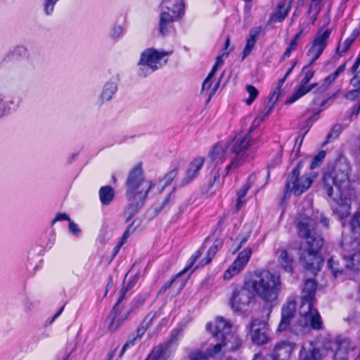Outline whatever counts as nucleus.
I'll return each mask as SVG.
<instances>
[{
  "label": "nucleus",
  "instance_id": "49",
  "mask_svg": "<svg viewBox=\"0 0 360 360\" xmlns=\"http://www.w3.org/2000/svg\"><path fill=\"white\" fill-rule=\"evenodd\" d=\"M58 0H45L44 9L47 15H50L53 11L54 6Z\"/></svg>",
  "mask_w": 360,
  "mask_h": 360
},
{
  "label": "nucleus",
  "instance_id": "48",
  "mask_svg": "<svg viewBox=\"0 0 360 360\" xmlns=\"http://www.w3.org/2000/svg\"><path fill=\"white\" fill-rule=\"evenodd\" d=\"M181 276L178 272L175 275H174L171 279L168 281H167L160 289L158 294H164L169 288H170L172 285V284L176 281V279L180 278Z\"/></svg>",
  "mask_w": 360,
  "mask_h": 360
},
{
  "label": "nucleus",
  "instance_id": "50",
  "mask_svg": "<svg viewBox=\"0 0 360 360\" xmlns=\"http://www.w3.org/2000/svg\"><path fill=\"white\" fill-rule=\"evenodd\" d=\"M355 89L351 90L348 91L345 97L349 101H355L360 95V88L355 87Z\"/></svg>",
  "mask_w": 360,
  "mask_h": 360
},
{
  "label": "nucleus",
  "instance_id": "52",
  "mask_svg": "<svg viewBox=\"0 0 360 360\" xmlns=\"http://www.w3.org/2000/svg\"><path fill=\"white\" fill-rule=\"evenodd\" d=\"M221 150H222V148H221V146H219L218 144H215L212 147V150L209 153L210 158L213 160H216L218 158Z\"/></svg>",
  "mask_w": 360,
  "mask_h": 360
},
{
  "label": "nucleus",
  "instance_id": "21",
  "mask_svg": "<svg viewBox=\"0 0 360 360\" xmlns=\"http://www.w3.org/2000/svg\"><path fill=\"white\" fill-rule=\"evenodd\" d=\"M179 19L167 12H161L159 20V32L163 36L166 35L170 30L174 29L173 24Z\"/></svg>",
  "mask_w": 360,
  "mask_h": 360
},
{
  "label": "nucleus",
  "instance_id": "38",
  "mask_svg": "<svg viewBox=\"0 0 360 360\" xmlns=\"http://www.w3.org/2000/svg\"><path fill=\"white\" fill-rule=\"evenodd\" d=\"M357 37V34H351L349 37L346 38L342 44V49H340V45L338 44L335 49L336 53L340 56H342V53H345L349 49L352 44L354 42L356 38Z\"/></svg>",
  "mask_w": 360,
  "mask_h": 360
},
{
  "label": "nucleus",
  "instance_id": "63",
  "mask_svg": "<svg viewBox=\"0 0 360 360\" xmlns=\"http://www.w3.org/2000/svg\"><path fill=\"white\" fill-rule=\"evenodd\" d=\"M230 41H231L230 36H227L226 37L225 43L224 45L223 52L224 51H229V53H230L232 51V50L233 49V47L230 46Z\"/></svg>",
  "mask_w": 360,
  "mask_h": 360
},
{
  "label": "nucleus",
  "instance_id": "9",
  "mask_svg": "<svg viewBox=\"0 0 360 360\" xmlns=\"http://www.w3.org/2000/svg\"><path fill=\"white\" fill-rule=\"evenodd\" d=\"M179 330L171 331L169 338L163 342L155 346L144 360H169L174 355V350L171 349L173 344L177 345Z\"/></svg>",
  "mask_w": 360,
  "mask_h": 360
},
{
  "label": "nucleus",
  "instance_id": "30",
  "mask_svg": "<svg viewBox=\"0 0 360 360\" xmlns=\"http://www.w3.org/2000/svg\"><path fill=\"white\" fill-rule=\"evenodd\" d=\"M115 195V190L110 185L101 186L99 189V200L101 203L104 206L109 205L114 200Z\"/></svg>",
  "mask_w": 360,
  "mask_h": 360
},
{
  "label": "nucleus",
  "instance_id": "47",
  "mask_svg": "<svg viewBox=\"0 0 360 360\" xmlns=\"http://www.w3.org/2000/svg\"><path fill=\"white\" fill-rule=\"evenodd\" d=\"M322 0H311L308 8V13L319 14L321 10Z\"/></svg>",
  "mask_w": 360,
  "mask_h": 360
},
{
  "label": "nucleus",
  "instance_id": "53",
  "mask_svg": "<svg viewBox=\"0 0 360 360\" xmlns=\"http://www.w3.org/2000/svg\"><path fill=\"white\" fill-rule=\"evenodd\" d=\"M304 75L301 80V83L308 84L309 81L313 78L314 75V71L313 70H305Z\"/></svg>",
  "mask_w": 360,
  "mask_h": 360
},
{
  "label": "nucleus",
  "instance_id": "16",
  "mask_svg": "<svg viewBox=\"0 0 360 360\" xmlns=\"http://www.w3.org/2000/svg\"><path fill=\"white\" fill-rule=\"evenodd\" d=\"M292 348L290 344L285 341H281L275 346L272 358L273 360H288L292 354ZM252 360H265L262 354L257 353Z\"/></svg>",
  "mask_w": 360,
  "mask_h": 360
},
{
  "label": "nucleus",
  "instance_id": "51",
  "mask_svg": "<svg viewBox=\"0 0 360 360\" xmlns=\"http://www.w3.org/2000/svg\"><path fill=\"white\" fill-rule=\"evenodd\" d=\"M127 290H128V288H122V289L116 303L112 307V308H114V311H116L117 309H121L120 304L123 301V300L124 299Z\"/></svg>",
  "mask_w": 360,
  "mask_h": 360
},
{
  "label": "nucleus",
  "instance_id": "64",
  "mask_svg": "<svg viewBox=\"0 0 360 360\" xmlns=\"http://www.w3.org/2000/svg\"><path fill=\"white\" fill-rule=\"evenodd\" d=\"M320 222L325 228L328 229L329 227L330 219L325 215H323V214L321 215Z\"/></svg>",
  "mask_w": 360,
  "mask_h": 360
},
{
  "label": "nucleus",
  "instance_id": "31",
  "mask_svg": "<svg viewBox=\"0 0 360 360\" xmlns=\"http://www.w3.org/2000/svg\"><path fill=\"white\" fill-rule=\"evenodd\" d=\"M334 200L337 204V206L333 207L334 212L340 214L342 217L347 215L349 213L351 207L349 200L348 199L346 198H339L337 199L334 198Z\"/></svg>",
  "mask_w": 360,
  "mask_h": 360
},
{
  "label": "nucleus",
  "instance_id": "34",
  "mask_svg": "<svg viewBox=\"0 0 360 360\" xmlns=\"http://www.w3.org/2000/svg\"><path fill=\"white\" fill-rule=\"evenodd\" d=\"M283 150L282 149L274 151L273 157L267 165V176H269L271 172L282 162Z\"/></svg>",
  "mask_w": 360,
  "mask_h": 360
},
{
  "label": "nucleus",
  "instance_id": "46",
  "mask_svg": "<svg viewBox=\"0 0 360 360\" xmlns=\"http://www.w3.org/2000/svg\"><path fill=\"white\" fill-rule=\"evenodd\" d=\"M188 360H209V358L205 352L196 349L188 353Z\"/></svg>",
  "mask_w": 360,
  "mask_h": 360
},
{
  "label": "nucleus",
  "instance_id": "35",
  "mask_svg": "<svg viewBox=\"0 0 360 360\" xmlns=\"http://www.w3.org/2000/svg\"><path fill=\"white\" fill-rule=\"evenodd\" d=\"M328 265L329 268L331 269V271L335 278H337L338 276L342 275L345 269H347L345 267V264H341L338 261L335 260L333 257H331L328 260Z\"/></svg>",
  "mask_w": 360,
  "mask_h": 360
},
{
  "label": "nucleus",
  "instance_id": "41",
  "mask_svg": "<svg viewBox=\"0 0 360 360\" xmlns=\"http://www.w3.org/2000/svg\"><path fill=\"white\" fill-rule=\"evenodd\" d=\"M326 153L325 150H319L313 158L312 161L310 165V169H314L317 167H319L321 164L323 163L325 157H326Z\"/></svg>",
  "mask_w": 360,
  "mask_h": 360
},
{
  "label": "nucleus",
  "instance_id": "28",
  "mask_svg": "<svg viewBox=\"0 0 360 360\" xmlns=\"http://www.w3.org/2000/svg\"><path fill=\"white\" fill-rule=\"evenodd\" d=\"M260 27H255L252 30H251L249 37L246 39L245 46L242 53L243 60L250 54L252 49L254 48L256 44L257 38L260 33Z\"/></svg>",
  "mask_w": 360,
  "mask_h": 360
},
{
  "label": "nucleus",
  "instance_id": "39",
  "mask_svg": "<svg viewBox=\"0 0 360 360\" xmlns=\"http://www.w3.org/2000/svg\"><path fill=\"white\" fill-rule=\"evenodd\" d=\"M245 161L243 155H236L235 158L231 161L229 164H228L226 167V174L225 176H227L231 169H235L240 166H241Z\"/></svg>",
  "mask_w": 360,
  "mask_h": 360
},
{
  "label": "nucleus",
  "instance_id": "18",
  "mask_svg": "<svg viewBox=\"0 0 360 360\" xmlns=\"http://www.w3.org/2000/svg\"><path fill=\"white\" fill-rule=\"evenodd\" d=\"M252 141V131L250 130L245 135H237L231 143V151L235 155H243Z\"/></svg>",
  "mask_w": 360,
  "mask_h": 360
},
{
  "label": "nucleus",
  "instance_id": "55",
  "mask_svg": "<svg viewBox=\"0 0 360 360\" xmlns=\"http://www.w3.org/2000/svg\"><path fill=\"white\" fill-rule=\"evenodd\" d=\"M175 191V188H173V189L172 190V191L170 193H169L165 198L164 200L162 202L161 205H160L159 208L158 209H156V212H160L162 210H163L165 208V207L168 204V202H169L170 199H171V197H172V195L173 194V193Z\"/></svg>",
  "mask_w": 360,
  "mask_h": 360
},
{
  "label": "nucleus",
  "instance_id": "7",
  "mask_svg": "<svg viewBox=\"0 0 360 360\" xmlns=\"http://www.w3.org/2000/svg\"><path fill=\"white\" fill-rule=\"evenodd\" d=\"M349 173L347 167L341 163H336L325 172L322 176L323 189L330 198L333 196V188L341 191L342 186L348 182Z\"/></svg>",
  "mask_w": 360,
  "mask_h": 360
},
{
  "label": "nucleus",
  "instance_id": "37",
  "mask_svg": "<svg viewBox=\"0 0 360 360\" xmlns=\"http://www.w3.org/2000/svg\"><path fill=\"white\" fill-rule=\"evenodd\" d=\"M117 91V86L114 82H107L103 89L101 98L103 101H110Z\"/></svg>",
  "mask_w": 360,
  "mask_h": 360
},
{
  "label": "nucleus",
  "instance_id": "45",
  "mask_svg": "<svg viewBox=\"0 0 360 360\" xmlns=\"http://www.w3.org/2000/svg\"><path fill=\"white\" fill-rule=\"evenodd\" d=\"M141 221L139 219H134L131 224L127 227L125 231L122 234L123 239L126 238L127 240L132 234L136 229L140 226Z\"/></svg>",
  "mask_w": 360,
  "mask_h": 360
},
{
  "label": "nucleus",
  "instance_id": "14",
  "mask_svg": "<svg viewBox=\"0 0 360 360\" xmlns=\"http://www.w3.org/2000/svg\"><path fill=\"white\" fill-rule=\"evenodd\" d=\"M297 302L295 299L288 300L282 307L281 318L278 327V331L287 330L290 325L292 319L295 317Z\"/></svg>",
  "mask_w": 360,
  "mask_h": 360
},
{
  "label": "nucleus",
  "instance_id": "44",
  "mask_svg": "<svg viewBox=\"0 0 360 360\" xmlns=\"http://www.w3.org/2000/svg\"><path fill=\"white\" fill-rule=\"evenodd\" d=\"M289 12V8H285L284 4H280L278 5L275 17L278 22H283Z\"/></svg>",
  "mask_w": 360,
  "mask_h": 360
},
{
  "label": "nucleus",
  "instance_id": "60",
  "mask_svg": "<svg viewBox=\"0 0 360 360\" xmlns=\"http://www.w3.org/2000/svg\"><path fill=\"white\" fill-rule=\"evenodd\" d=\"M219 66V65H218L214 64L211 71L210 72V73L208 74V75L207 76L205 79L204 80V86H205L206 84L207 83V81L210 80L211 78L214 75V74H215V72H216V71H217V70Z\"/></svg>",
  "mask_w": 360,
  "mask_h": 360
},
{
  "label": "nucleus",
  "instance_id": "15",
  "mask_svg": "<svg viewBox=\"0 0 360 360\" xmlns=\"http://www.w3.org/2000/svg\"><path fill=\"white\" fill-rule=\"evenodd\" d=\"M356 244L351 243L349 249L351 251L346 253V250L342 252V259L345 262V267L354 271L360 270V248H356Z\"/></svg>",
  "mask_w": 360,
  "mask_h": 360
},
{
  "label": "nucleus",
  "instance_id": "6",
  "mask_svg": "<svg viewBox=\"0 0 360 360\" xmlns=\"http://www.w3.org/2000/svg\"><path fill=\"white\" fill-rule=\"evenodd\" d=\"M304 167V160H300L288 174L283 188V200L289 198L291 193L300 196L311 186L318 174L315 172L306 173L300 176Z\"/></svg>",
  "mask_w": 360,
  "mask_h": 360
},
{
  "label": "nucleus",
  "instance_id": "25",
  "mask_svg": "<svg viewBox=\"0 0 360 360\" xmlns=\"http://www.w3.org/2000/svg\"><path fill=\"white\" fill-rule=\"evenodd\" d=\"M210 239L211 238L210 236L206 237L200 247L197 250H195L188 258L184 268L179 272L181 276L188 272L194 266L198 259L202 256V252L205 248V244L210 242Z\"/></svg>",
  "mask_w": 360,
  "mask_h": 360
},
{
  "label": "nucleus",
  "instance_id": "27",
  "mask_svg": "<svg viewBox=\"0 0 360 360\" xmlns=\"http://www.w3.org/2000/svg\"><path fill=\"white\" fill-rule=\"evenodd\" d=\"M156 316V311H150L143 319L140 325L136 329V335L139 340L142 338L145 333L152 325L154 319Z\"/></svg>",
  "mask_w": 360,
  "mask_h": 360
},
{
  "label": "nucleus",
  "instance_id": "33",
  "mask_svg": "<svg viewBox=\"0 0 360 360\" xmlns=\"http://www.w3.org/2000/svg\"><path fill=\"white\" fill-rule=\"evenodd\" d=\"M210 179L208 181L207 192L214 193L213 188L214 186L219 184L223 185L224 183V179L226 176H224L222 181H220L221 177V169L219 168L214 169L210 174Z\"/></svg>",
  "mask_w": 360,
  "mask_h": 360
},
{
  "label": "nucleus",
  "instance_id": "57",
  "mask_svg": "<svg viewBox=\"0 0 360 360\" xmlns=\"http://www.w3.org/2000/svg\"><path fill=\"white\" fill-rule=\"evenodd\" d=\"M229 55V51H224L221 55H219L217 57L214 64L218 65L219 66L222 65L224 64V58L228 57Z\"/></svg>",
  "mask_w": 360,
  "mask_h": 360
},
{
  "label": "nucleus",
  "instance_id": "61",
  "mask_svg": "<svg viewBox=\"0 0 360 360\" xmlns=\"http://www.w3.org/2000/svg\"><path fill=\"white\" fill-rule=\"evenodd\" d=\"M351 84L354 87H359L360 88V70L358 72L357 74L354 75V76L351 79Z\"/></svg>",
  "mask_w": 360,
  "mask_h": 360
},
{
  "label": "nucleus",
  "instance_id": "10",
  "mask_svg": "<svg viewBox=\"0 0 360 360\" xmlns=\"http://www.w3.org/2000/svg\"><path fill=\"white\" fill-rule=\"evenodd\" d=\"M169 54V52L165 51H158L153 48L147 49L141 53L138 65L147 66L151 72H154L167 63V59L165 57Z\"/></svg>",
  "mask_w": 360,
  "mask_h": 360
},
{
  "label": "nucleus",
  "instance_id": "23",
  "mask_svg": "<svg viewBox=\"0 0 360 360\" xmlns=\"http://www.w3.org/2000/svg\"><path fill=\"white\" fill-rule=\"evenodd\" d=\"M209 236L211 238L210 241H212V245L208 249L205 257L200 262L199 265L202 266L210 264L217 253L223 246V240L221 239L217 238H214V237Z\"/></svg>",
  "mask_w": 360,
  "mask_h": 360
},
{
  "label": "nucleus",
  "instance_id": "36",
  "mask_svg": "<svg viewBox=\"0 0 360 360\" xmlns=\"http://www.w3.org/2000/svg\"><path fill=\"white\" fill-rule=\"evenodd\" d=\"M351 232L354 238H360V212H355L349 221Z\"/></svg>",
  "mask_w": 360,
  "mask_h": 360
},
{
  "label": "nucleus",
  "instance_id": "32",
  "mask_svg": "<svg viewBox=\"0 0 360 360\" xmlns=\"http://www.w3.org/2000/svg\"><path fill=\"white\" fill-rule=\"evenodd\" d=\"M309 91L310 88H308L307 84L300 82V85L295 89L292 96L286 100L285 103L292 104Z\"/></svg>",
  "mask_w": 360,
  "mask_h": 360
},
{
  "label": "nucleus",
  "instance_id": "22",
  "mask_svg": "<svg viewBox=\"0 0 360 360\" xmlns=\"http://www.w3.org/2000/svg\"><path fill=\"white\" fill-rule=\"evenodd\" d=\"M127 318L128 315H125L124 316L121 315V309H117L116 311H114V308H112L110 315L108 317V320L109 321L108 325V330L112 333L117 331Z\"/></svg>",
  "mask_w": 360,
  "mask_h": 360
},
{
  "label": "nucleus",
  "instance_id": "59",
  "mask_svg": "<svg viewBox=\"0 0 360 360\" xmlns=\"http://www.w3.org/2000/svg\"><path fill=\"white\" fill-rule=\"evenodd\" d=\"M219 66V65H218L214 64L211 71L210 72V73L208 74V75L207 76L205 79L204 80V86H205L206 84L207 83V81L210 80L211 78L214 75V74H215V72H216V71H217V70Z\"/></svg>",
  "mask_w": 360,
  "mask_h": 360
},
{
  "label": "nucleus",
  "instance_id": "17",
  "mask_svg": "<svg viewBox=\"0 0 360 360\" xmlns=\"http://www.w3.org/2000/svg\"><path fill=\"white\" fill-rule=\"evenodd\" d=\"M204 164L205 158L203 157H197L193 159L185 172L182 184L187 185L194 181L199 176Z\"/></svg>",
  "mask_w": 360,
  "mask_h": 360
},
{
  "label": "nucleus",
  "instance_id": "19",
  "mask_svg": "<svg viewBox=\"0 0 360 360\" xmlns=\"http://www.w3.org/2000/svg\"><path fill=\"white\" fill-rule=\"evenodd\" d=\"M162 11L170 15L181 18L184 15L185 4L184 0H162Z\"/></svg>",
  "mask_w": 360,
  "mask_h": 360
},
{
  "label": "nucleus",
  "instance_id": "13",
  "mask_svg": "<svg viewBox=\"0 0 360 360\" xmlns=\"http://www.w3.org/2000/svg\"><path fill=\"white\" fill-rule=\"evenodd\" d=\"M323 348L326 353L331 351L334 360H348V344L342 339H326L323 342Z\"/></svg>",
  "mask_w": 360,
  "mask_h": 360
},
{
  "label": "nucleus",
  "instance_id": "3",
  "mask_svg": "<svg viewBox=\"0 0 360 360\" xmlns=\"http://www.w3.org/2000/svg\"><path fill=\"white\" fill-rule=\"evenodd\" d=\"M311 219L305 217L297 224V233L299 238L304 239L305 243L300 250V260L305 270L316 275L323 263L321 250L324 239L314 228H311Z\"/></svg>",
  "mask_w": 360,
  "mask_h": 360
},
{
  "label": "nucleus",
  "instance_id": "11",
  "mask_svg": "<svg viewBox=\"0 0 360 360\" xmlns=\"http://www.w3.org/2000/svg\"><path fill=\"white\" fill-rule=\"evenodd\" d=\"M252 255V250L249 247L240 251L234 261L224 273L223 278L224 280H230L233 276L238 275L247 266Z\"/></svg>",
  "mask_w": 360,
  "mask_h": 360
},
{
  "label": "nucleus",
  "instance_id": "4",
  "mask_svg": "<svg viewBox=\"0 0 360 360\" xmlns=\"http://www.w3.org/2000/svg\"><path fill=\"white\" fill-rule=\"evenodd\" d=\"M232 325L223 317L216 318L214 323L209 322L206 324V329L212 334L219 342L207 349L206 354L208 356L218 355L224 347H227V350L235 352L242 346V340L237 333L232 331Z\"/></svg>",
  "mask_w": 360,
  "mask_h": 360
},
{
  "label": "nucleus",
  "instance_id": "24",
  "mask_svg": "<svg viewBox=\"0 0 360 360\" xmlns=\"http://www.w3.org/2000/svg\"><path fill=\"white\" fill-rule=\"evenodd\" d=\"M294 257L286 250L283 249L280 251L278 257V263L279 266L285 271L290 274L294 273Z\"/></svg>",
  "mask_w": 360,
  "mask_h": 360
},
{
  "label": "nucleus",
  "instance_id": "1",
  "mask_svg": "<svg viewBox=\"0 0 360 360\" xmlns=\"http://www.w3.org/2000/svg\"><path fill=\"white\" fill-rule=\"evenodd\" d=\"M281 290L280 274L259 269L245 277L242 285H231L228 304L235 313L245 314L255 303L256 296L265 304H272L278 300Z\"/></svg>",
  "mask_w": 360,
  "mask_h": 360
},
{
  "label": "nucleus",
  "instance_id": "26",
  "mask_svg": "<svg viewBox=\"0 0 360 360\" xmlns=\"http://www.w3.org/2000/svg\"><path fill=\"white\" fill-rule=\"evenodd\" d=\"M326 355L319 347H312L308 349L303 347L300 351L299 360H321Z\"/></svg>",
  "mask_w": 360,
  "mask_h": 360
},
{
  "label": "nucleus",
  "instance_id": "42",
  "mask_svg": "<svg viewBox=\"0 0 360 360\" xmlns=\"http://www.w3.org/2000/svg\"><path fill=\"white\" fill-rule=\"evenodd\" d=\"M219 85V81H218L214 85L210 80L207 81V83L205 86H204V82L202 85V92H205L207 95H208V99H210L213 95L216 93Z\"/></svg>",
  "mask_w": 360,
  "mask_h": 360
},
{
  "label": "nucleus",
  "instance_id": "62",
  "mask_svg": "<svg viewBox=\"0 0 360 360\" xmlns=\"http://www.w3.org/2000/svg\"><path fill=\"white\" fill-rule=\"evenodd\" d=\"M126 241V238L123 239L122 236L120 237L117 245L114 248V255H116L119 252L121 247L125 243Z\"/></svg>",
  "mask_w": 360,
  "mask_h": 360
},
{
  "label": "nucleus",
  "instance_id": "29",
  "mask_svg": "<svg viewBox=\"0 0 360 360\" xmlns=\"http://www.w3.org/2000/svg\"><path fill=\"white\" fill-rule=\"evenodd\" d=\"M285 78H281L277 84L276 87L274 89L272 93L271 94V97L269 98V103L272 102V104L271 106L268 107L267 112H266L264 117H268L269 115L271 113V112L273 110L274 104L279 100L280 97L283 94V89H282V86L285 82Z\"/></svg>",
  "mask_w": 360,
  "mask_h": 360
},
{
  "label": "nucleus",
  "instance_id": "56",
  "mask_svg": "<svg viewBox=\"0 0 360 360\" xmlns=\"http://www.w3.org/2000/svg\"><path fill=\"white\" fill-rule=\"evenodd\" d=\"M69 230L70 231L75 235L78 236L81 233L80 229L78 227L77 224L75 222L72 221L71 220L69 221Z\"/></svg>",
  "mask_w": 360,
  "mask_h": 360
},
{
  "label": "nucleus",
  "instance_id": "2",
  "mask_svg": "<svg viewBox=\"0 0 360 360\" xmlns=\"http://www.w3.org/2000/svg\"><path fill=\"white\" fill-rule=\"evenodd\" d=\"M125 195L128 201L124 210L125 221L129 222L146 204L148 194L155 186L146 179L143 164L139 162L129 171L125 182Z\"/></svg>",
  "mask_w": 360,
  "mask_h": 360
},
{
  "label": "nucleus",
  "instance_id": "54",
  "mask_svg": "<svg viewBox=\"0 0 360 360\" xmlns=\"http://www.w3.org/2000/svg\"><path fill=\"white\" fill-rule=\"evenodd\" d=\"M71 219H70V216L66 214V213H58L55 218L53 219L52 221V224H55L56 221H70Z\"/></svg>",
  "mask_w": 360,
  "mask_h": 360
},
{
  "label": "nucleus",
  "instance_id": "12",
  "mask_svg": "<svg viewBox=\"0 0 360 360\" xmlns=\"http://www.w3.org/2000/svg\"><path fill=\"white\" fill-rule=\"evenodd\" d=\"M268 323L259 319H252L250 322V331L252 341L255 345H263L269 340Z\"/></svg>",
  "mask_w": 360,
  "mask_h": 360
},
{
  "label": "nucleus",
  "instance_id": "58",
  "mask_svg": "<svg viewBox=\"0 0 360 360\" xmlns=\"http://www.w3.org/2000/svg\"><path fill=\"white\" fill-rule=\"evenodd\" d=\"M138 341H139V340L132 335L124 345H125V347L130 348L134 346Z\"/></svg>",
  "mask_w": 360,
  "mask_h": 360
},
{
  "label": "nucleus",
  "instance_id": "5",
  "mask_svg": "<svg viewBox=\"0 0 360 360\" xmlns=\"http://www.w3.org/2000/svg\"><path fill=\"white\" fill-rule=\"evenodd\" d=\"M317 286L318 283L314 279L305 280L302 290L298 313L313 329L320 330L323 328V322L319 312L315 307L317 302L316 298Z\"/></svg>",
  "mask_w": 360,
  "mask_h": 360
},
{
  "label": "nucleus",
  "instance_id": "40",
  "mask_svg": "<svg viewBox=\"0 0 360 360\" xmlns=\"http://www.w3.org/2000/svg\"><path fill=\"white\" fill-rule=\"evenodd\" d=\"M179 172V166L176 165L172 169L167 172L162 179L163 182V188H166L171 185Z\"/></svg>",
  "mask_w": 360,
  "mask_h": 360
},
{
  "label": "nucleus",
  "instance_id": "8",
  "mask_svg": "<svg viewBox=\"0 0 360 360\" xmlns=\"http://www.w3.org/2000/svg\"><path fill=\"white\" fill-rule=\"evenodd\" d=\"M330 19H328L322 25V27L315 34L311 41V44L307 52V56H310L311 58L309 63L303 67L302 72H304L305 70L308 69L311 65H312L315 61H316L320 58L323 51L326 48L328 45V41L332 33V29L326 28L325 30H323V29L328 27Z\"/></svg>",
  "mask_w": 360,
  "mask_h": 360
},
{
  "label": "nucleus",
  "instance_id": "43",
  "mask_svg": "<svg viewBox=\"0 0 360 360\" xmlns=\"http://www.w3.org/2000/svg\"><path fill=\"white\" fill-rule=\"evenodd\" d=\"M246 91L248 93L249 96L245 100V103L246 105H250L258 96L259 91L255 86L251 84L246 86Z\"/></svg>",
  "mask_w": 360,
  "mask_h": 360
},
{
  "label": "nucleus",
  "instance_id": "20",
  "mask_svg": "<svg viewBox=\"0 0 360 360\" xmlns=\"http://www.w3.org/2000/svg\"><path fill=\"white\" fill-rule=\"evenodd\" d=\"M254 175L252 174L248 176L247 181L245 184H243L236 192V202L235 205L234 212H238L241 208L246 204L247 200L245 199V196L248 193V191L252 188L253 185L252 179H254Z\"/></svg>",
  "mask_w": 360,
  "mask_h": 360
}]
</instances>
